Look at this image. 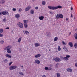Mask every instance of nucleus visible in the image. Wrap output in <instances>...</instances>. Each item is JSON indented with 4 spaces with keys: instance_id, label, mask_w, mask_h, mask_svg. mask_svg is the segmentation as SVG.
Listing matches in <instances>:
<instances>
[{
    "instance_id": "obj_38",
    "label": "nucleus",
    "mask_w": 77,
    "mask_h": 77,
    "mask_svg": "<svg viewBox=\"0 0 77 77\" xmlns=\"http://www.w3.org/2000/svg\"><path fill=\"white\" fill-rule=\"evenodd\" d=\"M19 74L20 75H24V74L23 73V72H19Z\"/></svg>"
},
{
    "instance_id": "obj_60",
    "label": "nucleus",
    "mask_w": 77,
    "mask_h": 77,
    "mask_svg": "<svg viewBox=\"0 0 77 77\" xmlns=\"http://www.w3.org/2000/svg\"><path fill=\"white\" fill-rule=\"evenodd\" d=\"M42 77H45V75H44L43 76H42Z\"/></svg>"
},
{
    "instance_id": "obj_45",
    "label": "nucleus",
    "mask_w": 77,
    "mask_h": 77,
    "mask_svg": "<svg viewBox=\"0 0 77 77\" xmlns=\"http://www.w3.org/2000/svg\"><path fill=\"white\" fill-rule=\"evenodd\" d=\"M12 63V62H10L9 63V66H10V65H11Z\"/></svg>"
},
{
    "instance_id": "obj_48",
    "label": "nucleus",
    "mask_w": 77,
    "mask_h": 77,
    "mask_svg": "<svg viewBox=\"0 0 77 77\" xmlns=\"http://www.w3.org/2000/svg\"><path fill=\"white\" fill-rule=\"evenodd\" d=\"M6 14H7V15H9V14L8 13V12H7Z\"/></svg>"
},
{
    "instance_id": "obj_3",
    "label": "nucleus",
    "mask_w": 77,
    "mask_h": 77,
    "mask_svg": "<svg viewBox=\"0 0 77 77\" xmlns=\"http://www.w3.org/2000/svg\"><path fill=\"white\" fill-rule=\"evenodd\" d=\"M17 68V66H11L9 67V69L11 71L12 70H14V69H15Z\"/></svg>"
},
{
    "instance_id": "obj_25",
    "label": "nucleus",
    "mask_w": 77,
    "mask_h": 77,
    "mask_svg": "<svg viewBox=\"0 0 77 77\" xmlns=\"http://www.w3.org/2000/svg\"><path fill=\"white\" fill-rule=\"evenodd\" d=\"M42 5H45V3H46V2L45 1H42Z\"/></svg>"
},
{
    "instance_id": "obj_55",
    "label": "nucleus",
    "mask_w": 77,
    "mask_h": 77,
    "mask_svg": "<svg viewBox=\"0 0 77 77\" xmlns=\"http://www.w3.org/2000/svg\"><path fill=\"white\" fill-rule=\"evenodd\" d=\"M75 66L76 67H77V63H75Z\"/></svg>"
},
{
    "instance_id": "obj_18",
    "label": "nucleus",
    "mask_w": 77,
    "mask_h": 77,
    "mask_svg": "<svg viewBox=\"0 0 77 77\" xmlns=\"http://www.w3.org/2000/svg\"><path fill=\"white\" fill-rule=\"evenodd\" d=\"M63 50H65L66 52H68V48H66V47L64 46L63 48Z\"/></svg>"
},
{
    "instance_id": "obj_33",
    "label": "nucleus",
    "mask_w": 77,
    "mask_h": 77,
    "mask_svg": "<svg viewBox=\"0 0 77 77\" xmlns=\"http://www.w3.org/2000/svg\"><path fill=\"white\" fill-rule=\"evenodd\" d=\"M74 47H75V48H77V43H76L74 44Z\"/></svg>"
},
{
    "instance_id": "obj_30",
    "label": "nucleus",
    "mask_w": 77,
    "mask_h": 77,
    "mask_svg": "<svg viewBox=\"0 0 77 77\" xmlns=\"http://www.w3.org/2000/svg\"><path fill=\"white\" fill-rule=\"evenodd\" d=\"M21 37L19 39H18V42H21Z\"/></svg>"
},
{
    "instance_id": "obj_54",
    "label": "nucleus",
    "mask_w": 77,
    "mask_h": 77,
    "mask_svg": "<svg viewBox=\"0 0 77 77\" xmlns=\"http://www.w3.org/2000/svg\"><path fill=\"white\" fill-rule=\"evenodd\" d=\"M50 14H51V15H52V14H53V12H50Z\"/></svg>"
},
{
    "instance_id": "obj_12",
    "label": "nucleus",
    "mask_w": 77,
    "mask_h": 77,
    "mask_svg": "<svg viewBox=\"0 0 77 77\" xmlns=\"http://www.w3.org/2000/svg\"><path fill=\"white\" fill-rule=\"evenodd\" d=\"M6 11H3L1 12V14L3 15H6Z\"/></svg>"
},
{
    "instance_id": "obj_32",
    "label": "nucleus",
    "mask_w": 77,
    "mask_h": 77,
    "mask_svg": "<svg viewBox=\"0 0 77 77\" xmlns=\"http://www.w3.org/2000/svg\"><path fill=\"white\" fill-rule=\"evenodd\" d=\"M58 51H60L61 50V48H60V46H58Z\"/></svg>"
},
{
    "instance_id": "obj_53",
    "label": "nucleus",
    "mask_w": 77,
    "mask_h": 77,
    "mask_svg": "<svg viewBox=\"0 0 77 77\" xmlns=\"http://www.w3.org/2000/svg\"><path fill=\"white\" fill-rule=\"evenodd\" d=\"M53 60H55V62H56V58H54L53 59Z\"/></svg>"
},
{
    "instance_id": "obj_24",
    "label": "nucleus",
    "mask_w": 77,
    "mask_h": 77,
    "mask_svg": "<svg viewBox=\"0 0 77 77\" xmlns=\"http://www.w3.org/2000/svg\"><path fill=\"white\" fill-rule=\"evenodd\" d=\"M7 47H8L7 49H9V50H10L12 48V46H8Z\"/></svg>"
},
{
    "instance_id": "obj_15",
    "label": "nucleus",
    "mask_w": 77,
    "mask_h": 77,
    "mask_svg": "<svg viewBox=\"0 0 77 77\" xmlns=\"http://www.w3.org/2000/svg\"><path fill=\"white\" fill-rule=\"evenodd\" d=\"M46 36H51V34L48 32H47L46 33Z\"/></svg>"
},
{
    "instance_id": "obj_36",
    "label": "nucleus",
    "mask_w": 77,
    "mask_h": 77,
    "mask_svg": "<svg viewBox=\"0 0 77 77\" xmlns=\"http://www.w3.org/2000/svg\"><path fill=\"white\" fill-rule=\"evenodd\" d=\"M7 62H8V60L5 59L4 60V63H7Z\"/></svg>"
},
{
    "instance_id": "obj_44",
    "label": "nucleus",
    "mask_w": 77,
    "mask_h": 77,
    "mask_svg": "<svg viewBox=\"0 0 77 77\" xmlns=\"http://www.w3.org/2000/svg\"><path fill=\"white\" fill-rule=\"evenodd\" d=\"M70 69V68L67 69H66L67 71H68V72H69Z\"/></svg>"
},
{
    "instance_id": "obj_9",
    "label": "nucleus",
    "mask_w": 77,
    "mask_h": 77,
    "mask_svg": "<svg viewBox=\"0 0 77 77\" xmlns=\"http://www.w3.org/2000/svg\"><path fill=\"white\" fill-rule=\"evenodd\" d=\"M44 18V17L43 16H41L39 17V19L40 20H43Z\"/></svg>"
},
{
    "instance_id": "obj_43",
    "label": "nucleus",
    "mask_w": 77,
    "mask_h": 77,
    "mask_svg": "<svg viewBox=\"0 0 77 77\" xmlns=\"http://www.w3.org/2000/svg\"><path fill=\"white\" fill-rule=\"evenodd\" d=\"M3 34H0V37H3Z\"/></svg>"
},
{
    "instance_id": "obj_62",
    "label": "nucleus",
    "mask_w": 77,
    "mask_h": 77,
    "mask_svg": "<svg viewBox=\"0 0 77 77\" xmlns=\"http://www.w3.org/2000/svg\"><path fill=\"white\" fill-rule=\"evenodd\" d=\"M2 15V13H1V12L0 11V15Z\"/></svg>"
},
{
    "instance_id": "obj_29",
    "label": "nucleus",
    "mask_w": 77,
    "mask_h": 77,
    "mask_svg": "<svg viewBox=\"0 0 77 77\" xmlns=\"http://www.w3.org/2000/svg\"><path fill=\"white\" fill-rule=\"evenodd\" d=\"M64 60H65L66 61H67L68 60V59H67V58L66 57H64Z\"/></svg>"
},
{
    "instance_id": "obj_6",
    "label": "nucleus",
    "mask_w": 77,
    "mask_h": 77,
    "mask_svg": "<svg viewBox=\"0 0 77 77\" xmlns=\"http://www.w3.org/2000/svg\"><path fill=\"white\" fill-rule=\"evenodd\" d=\"M61 61V60L59 58L56 57L55 58V62H59Z\"/></svg>"
},
{
    "instance_id": "obj_8",
    "label": "nucleus",
    "mask_w": 77,
    "mask_h": 77,
    "mask_svg": "<svg viewBox=\"0 0 77 77\" xmlns=\"http://www.w3.org/2000/svg\"><path fill=\"white\" fill-rule=\"evenodd\" d=\"M5 56L7 57H8V58H12V56L9 55V54H6V55H5Z\"/></svg>"
},
{
    "instance_id": "obj_22",
    "label": "nucleus",
    "mask_w": 77,
    "mask_h": 77,
    "mask_svg": "<svg viewBox=\"0 0 77 77\" xmlns=\"http://www.w3.org/2000/svg\"><path fill=\"white\" fill-rule=\"evenodd\" d=\"M15 17L17 18H20V15L18 14H17L15 15Z\"/></svg>"
},
{
    "instance_id": "obj_1",
    "label": "nucleus",
    "mask_w": 77,
    "mask_h": 77,
    "mask_svg": "<svg viewBox=\"0 0 77 77\" xmlns=\"http://www.w3.org/2000/svg\"><path fill=\"white\" fill-rule=\"evenodd\" d=\"M24 26L25 28H27L28 27V25H27V23H28V20H24Z\"/></svg>"
},
{
    "instance_id": "obj_11",
    "label": "nucleus",
    "mask_w": 77,
    "mask_h": 77,
    "mask_svg": "<svg viewBox=\"0 0 77 77\" xmlns=\"http://www.w3.org/2000/svg\"><path fill=\"white\" fill-rule=\"evenodd\" d=\"M35 62L37 63V64H39L40 63V61L38 60H35Z\"/></svg>"
},
{
    "instance_id": "obj_61",
    "label": "nucleus",
    "mask_w": 77,
    "mask_h": 77,
    "mask_svg": "<svg viewBox=\"0 0 77 77\" xmlns=\"http://www.w3.org/2000/svg\"><path fill=\"white\" fill-rule=\"evenodd\" d=\"M21 67L22 68L23 67V66H21Z\"/></svg>"
},
{
    "instance_id": "obj_21",
    "label": "nucleus",
    "mask_w": 77,
    "mask_h": 77,
    "mask_svg": "<svg viewBox=\"0 0 77 77\" xmlns=\"http://www.w3.org/2000/svg\"><path fill=\"white\" fill-rule=\"evenodd\" d=\"M74 37L75 38V39H77V33L74 35Z\"/></svg>"
},
{
    "instance_id": "obj_13",
    "label": "nucleus",
    "mask_w": 77,
    "mask_h": 77,
    "mask_svg": "<svg viewBox=\"0 0 77 77\" xmlns=\"http://www.w3.org/2000/svg\"><path fill=\"white\" fill-rule=\"evenodd\" d=\"M56 9H58L59 8H62V7L60 5H58L57 6H56Z\"/></svg>"
},
{
    "instance_id": "obj_7",
    "label": "nucleus",
    "mask_w": 77,
    "mask_h": 77,
    "mask_svg": "<svg viewBox=\"0 0 77 77\" xmlns=\"http://www.w3.org/2000/svg\"><path fill=\"white\" fill-rule=\"evenodd\" d=\"M34 45L36 47H37L39 46H40V43H36L34 44Z\"/></svg>"
},
{
    "instance_id": "obj_50",
    "label": "nucleus",
    "mask_w": 77,
    "mask_h": 77,
    "mask_svg": "<svg viewBox=\"0 0 77 77\" xmlns=\"http://www.w3.org/2000/svg\"><path fill=\"white\" fill-rule=\"evenodd\" d=\"M72 69H70L69 72H72Z\"/></svg>"
},
{
    "instance_id": "obj_40",
    "label": "nucleus",
    "mask_w": 77,
    "mask_h": 77,
    "mask_svg": "<svg viewBox=\"0 0 77 77\" xmlns=\"http://www.w3.org/2000/svg\"><path fill=\"white\" fill-rule=\"evenodd\" d=\"M66 57H67V59H68V58L70 57V56L66 55Z\"/></svg>"
},
{
    "instance_id": "obj_23",
    "label": "nucleus",
    "mask_w": 77,
    "mask_h": 77,
    "mask_svg": "<svg viewBox=\"0 0 77 77\" xmlns=\"http://www.w3.org/2000/svg\"><path fill=\"white\" fill-rule=\"evenodd\" d=\"M30 13L31 14H34V10H32L30 11Z\"/></svg>"
},
{
    "instance_id": "obj_51",
    "label": "nucleus",
    "mask_w": 77,
    "mask_h": 77,
    "mask_svg": "<svg viewBox=\"0 0 77 77\" xmlns=\"http://www.w3.org/2000/svg\"><path fill=\"white\" fill-rule=\"evenodd\" d=\"M35 9H36L37 10H38V7H35Z\"/></svg>"
},
{
    "instance_id": "obj_28",
    "label": "nucleus",
    "mask_w": 77,
    "mask_h": 77,
    "mask_svg": "<svg viewBox=\"0 0 77 77\" xmlns=\"http://www.w3.org/2000/svg\"><path fill=\"white\" fill-rule=\"evenodd\" d=\"M3 31V29H0V33H2Z\"/></svg>"
},
{
    "instance_id": "obj_58",
    "label": "nucleus",
    "mask_w": 77,
    "mask_h": 77,
    "mask_svg": "<svg viewBox=\"0 0 77 77\" xmlns=\"http://www.w3.org/2000/svg\"><path fill=\"white\" fill-rule=\"evenodd\" d=\"M68 18H66V21H68Z\"/></svg>"
},
{
    "instance_id": "obj_46",
    "label": "nucleus",
    "mask_w": 77,
    "mask_h": 77,
    "mask_svg": "<svg viewBox=\"0 0 77 77\" xmlns=\"http://www.w3.org/2000/svg\"><path fill=\"white\" fill-rule=\"evenodd\" d=\"M60 58L61 59H64V57L61 56H60Z\"/></svg>"
},
{
    "instance_id": "obj_35",
    "label": "nucleus",
    "mask_w": 77,
    "mask_h": 77,
    "mask_svg": "<svg viewBox=\"0 0 77 77\" xmlns=\"http://www.w3.org/2000/svg\"><path fill=\"white\" fill-rule=\"evenodd\" d=\"M45 70H48V68L47 67H45Z\"/></svg>"
},
{
    "instance_id": "obj_47",
    "label": "nucleus",
    "mask_w": 77,
    "mask_h": 77,
    "mask_svg": "<svg viewBox=\"0 0 77 77\" xmlns=\"http://www.w3.org/2000/svg\"><path fill=\"white\" fill-rule=\"evenodd\" d=\"M8 47H7V46L6 47V48H4V50H6V49H8Z\"/></svg>"
},
{
    "instance_id": "obj_52",
    "label": "nucleus",
    "mask_w": 77,
    "mask_h": 77,
    "mask_svg": "<svg viewBox=\"0 0 77 77\" xmlns=\"http://www.w3.org/2000/svg\"><path fill=\"white\" fill-rule=\"evenodd\" d=\"M6 29H8V30H9V27L5 28Z\"/></svg>"
},
{
    "instance_id": "obj_10",
    "label": "nucleus",
    "mask_w": 77,
    "mask_h": 77,
    "mask_svg": "<svg viewBox=\"0 0 77 77\" xmlns=\"http://www.w3.org/2000/svg\"><path fill=\"white\" fill-rule=\"evenodd\" d=\"M69 45L71 47H73V43L71 42H70L68 43Z\"/></svg>"
},
{
    "instance_id": "obj_27",
    "label": "nucleus",
    "mask_w": 77,
    "mask_h": 77,
    "mask_svg": "<svg viewBox=\"0 0 77 77\" xmlns=\"http://www.w3.org/2000/svg\"><path fill=\"white\" fill-rule=\"evenodd\" d=\"M57 77H60V73H57Z\"/></svg>"
},
{
    "instance_id": "obj_19",
    "label": "nucleus",
    "mask_w": 77,
    "mask_h": 77,
    "mask_svg": "<svg viewBox=\"0 0 77 77\" xmlns=\"http://www.w3.org/2000/svg\"><path fill=\"white\" fill-rule=\"evenodd\" d=\"M40 56H41V55L40 54H38L35 56V57L38 58V57H39Z\"/></svg>"
},
{
    "instance_id": "obj_5",
    "label": "nucleus",
    "mask_w": 77,
    "mask_h": 77,
    "mask_svg": "<svg viewBox=\"0 0 77 77\" xmlns=\"http://www.w3.org/2000/svg\"><path fill=\"white\" fill-rule=\"evenodd\" d=\"M17 25L20 28H23L24 26H23V24L21 22H19L18 23Z\"/></svg>"
},
{
    "instance_id": "obj_26",
    "label": "nucleus",
    "mask_w": 77,
    "mask_h": 77,
    "mask_svg": "<svg viewBox=\"0 0 77 77\" xmlns=\"http://www.w3.org/2000/svg\"><path fill=\"white\" fill-rule=\"evenodd\" d=\"M58 39V38L57 37H55L54 39V41H57Z\"/></svg>"
},
{
    "instance_id": "obj_16",
    "label": "nucleus",
    "mask_w": 77,
    "mask_h": 77,
    "mask_svg": "<svg viewBox=\"0 0 77 77\" xmlns=\"http://www.w3.org/2000/svg\"><path fill=\"white\" fill-rule=\"evenodd\" d=\"M23 32L24 33V34H29V32L27 31H23Z\"/></svg>"
},
{
    "instance_id": "obj_37",
    "label": "nucleus",
    "mask_w": 77,
    "mask_h": 77,
    "mask_svg": "<svg viewBox=\"0 0 77 77\" xmlns=\"http://www.w3.org/2000/svg\"><path fill=\"white\" fill-rule=\"evenodd\" d=\"M58 65H59L58 63L56 64V65H55V68H58Z\"/></svg>"
},
{
    "instance_id": "obj_42",
    "label": "nucleus",
    "mask_w": 77,
    "mask_h": 77,
    "mask_svg": "<svg viewBox=\"0 0 77 77\" xmlns=\"http://www.w3.org/2000/svg\"><path fill=\"white\" fill-rule=\"evenodd\" d=\"M3 21L4 22H6V18H4L3 19Z\"/></svg>"
},
{
    "instance_id": "obj_17",
    "label": "nucleus",
    "mask_w": 77,
    "mask_h": 77,
    "mask_svg": "<svg viewBox=\"0 0 77 77\" xmlns=\"http://www.w3.org/2000/svg\"><path fill=\"white\" fill-rule=\"evenodd\" d=\"M5 0H1L0 1V3H1V4L5 3Z\"/></svg>"
},
{
    "instance_id": "obj_49",
    "label": "nucleus",
    "mask_w": 77,
    "mask_h": 77,
    "mask_svg": "<svg viewBox=\"0 0 77 77\" xmlns=\"http://www.w3.org/2000/svg\"><path fill=\"white\" fill-rule=\"evenodd\" d=\"M13 11H16V8H13Z\"/></svg>"
},
{
    "instance_id": "obj_63",
    "label": "nucleus",
    "mask_w": 77,
    "mask_h": 77,
    "mask_svg": "<svg viewBox=\"0 0 77 77\" xmlns=\"http://www.w3.org/2000/svg\"><path fill=\"white\" fill-rule=\"evenodd\" d=\"M35 0H32L33 2H34Z\"/></svg>"
},
{
    "instance_id": "obj_41",
    "label": "nucleus",
    "mask_w": 77,
    "mask_h": 77,
    "mask_svg": "<svg viewBox=\"0 0 77 77\" xmlns=\"http://www.w3.org/2000/svg\"><path fill=\"white\" fill-rule=\"evenodd\" d=\"M52 69L51 67H49L48 68V70L50 71V70H52Z\"/></svg>"
},
{
    "instance_id": "obj_56",
    "label": "nucleus",
    "mask_w": 77,
    "mask_h": 77,
    "mask_svg": "<svg viewBox=\"0 0 77 77\" xmlns=\"http://www.w3.org/2000/svg\"><path fill=\"white\" fill-rule=\"evenodd\" d=\"M71 10H73V8H72V7H71Z\"/></svg>"
},
{
    "instance_id": "obj_4",
    "label": "nucleus",
    "mask_w": 77,
    "mask_h": 77,
    "mask_svg": "<svg viewBox=\"0 0 77 77\" xmlns=\"http://www.w3.org/2000/svg\"><path fill=\"white\" fill-rule=\"evenodd\" d=\"M48 8L49 9L52 10H56V7L49 6L48 7Z\"/></svg>"
},
{
    "instance_id": "obj_14",
    "label": "nucleus",
    "mask_w": 77,
    "mask_h": 77,
    "mask_svg": "<svg viewBox=\"0 0 77 77\" xmlns=\"http://www.w3.org/2000/svg\"><path fill=\"white\" fill-rule=\"evenodd\" d=\"M7 52L8 53H11V50L9 49H7Z\"/></svg>"
},
{
    "instance_id": "obj_34",
    "label": "nucleus",
    "mask_w": 77,
    "mask_h": 77,
    "mask_svg": "<svg viewBox=\"0 0 77 77\" xmlns=\"http://www.w3.org/2000/svg\"><path fill=\"white\" fill-rule=\"evenodd\" d=\"M21 11H22V9L21 8H20L19 9L18 12H21Z\"/></svg>"
},
{
    "instance_id": "obj_31",
    "label": "nucleus",
    "mask_w": 77,
    "mask_h": 77,
    "mask_svg": "<svg viewBox=\"0 0 77 77\" xmlns=\"http://www.w3.org/2000/svg\"><path fill=\"white\" fill-rule=\"evenodd\" d=\"M0 43L1 44H4V41L3 40H1L0 41Z\"/></svg>"
},
{
    "instance_id": "obj_57",
    "label": "nucleus",
    "mask_w": 77,
    "mask_h": 77,
    "mask_svg": "<svg viewBox=\"0 0 77 77\" xmlns=\"http://www.w3.org/2000/svg\"><path fill=\"white\" fill-rule=\"evenodd\" d=\"M19 51H21L22 49H19Z\"/></svg>"
},
{
    "instance_id": "obj_59",
    "label": "nucleus",
    "mask_w": 77,
    "mask_h": 77,
    "mask_svg": "<svg viewBox=\"0 0 77 77\" xmlns=\"http://www.w3.org/2000/svg\"><path fill=\"white\" fill-rule=\"evenodd\" d=\"M71 17L72 18V17H73L72 14H71Z\"/></svg>"
},
{
    "instance_id": "obj_20",
    "label": "nucleus",
    "mask_w": 77,
    "mask_h": 77,
    "mask_svg": "<svg viewBox=\"0 0 77 77\" xmlns=\"http://www.w3.org/2000/svg\"><path fill=\"white\" fill-rule=\"evenodd\" d=\"M30 9V7H28L25 9V11H28V10H29Z\"/></svg>"
},
{
    "instance_id": "obj_64",
    "label": "nucleus",
    "mask_w": 77,
    "mask_h": 77,
    "mask_svg": "<svg viewBox=\"0 0 77 77\" xmlns=\"http://www.w3.org/2000/svg\"><path fill=\"white\" fill-rule=\"evenodd\" d=\"M71 33V32H70V33L69 35H70Z\"/></svg>"
},
{
    "instance_id": "obj_39",
    "label": "nucleus",
    "mask_w": 77,
    "mask_h": 77,
    "mask_svg": "<svg viewBox=\"0 0 77 77\" xmlns=\"http://www.w3.org/2000/svg\"><path fill=\"white\" fill-rule=\"evenodd\" d=\"M62 43L63 44V45H66V43H65V42L63 41H62Z\"/></svg>"
},
{
    "instance_id": "obj_2",
    "label": "nucleus",
    "mask_w": 77,
    "mask_h": 77,
    "mask_svg": "<svg viewBox=\"0 0 77 77\" xmlns=\"http://www.w3.org/2000/svg\"><path fill=\"white\" fill-rule=\"evenodd\" d=\"M56 18H63V15L62 14H57L56 17H55Z\"/></svg>"
}]
</instances>
